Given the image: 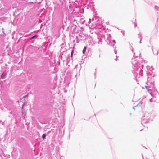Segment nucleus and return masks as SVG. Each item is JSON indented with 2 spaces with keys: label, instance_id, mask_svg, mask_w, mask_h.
<instances>
[{
  "label": "nucleus",
  "instance_id": "obj_2",
  "mask_svg": "<svg viewBox=\"0 0 159 159\" xmlns=\"http://www.w3.org/2000/svg\"><path fill=\"white\" fill-rule=\"evenodd\" d=\"M154 79L151 77H148L146 83V85L145 87L148 93L152 97H156L158 94V92L156 90L154 87Z\"/></svg>",
  "mask_w": 159,
  "mask_h": 159
},
{
  "label": "nucleus",
  "instance_id": "obj_14",
  "mask_svg": "<svg viewBox=\"0 0 159 159\" xmlns=\"http://www.w3.org/2000/svg\"><path fill=\"white\" fill-rule=\"evenodd\" d=\"M130 49L131 50V51H132V52H133V48L132 47V46H130Z\"/></svg>",
  "mask_w": 159,
  "mask_h": 159
},
{
  "label": "nucleus",
  "instance_id": "obj_23",
  "mask_svg": "<svg viewBox=\"0 0 159 159\" xmlns=\"http://www.w3.org/2000/svg\"><path fill=\"white\" fill-rule=\"evenodd\" d=\"M135 54V53H134V55Z\"/></svg>",
  "mask_w": 159,
  "mask_h": 159
},
{
  "label": "nucleus",
  "instance_id": "obj_20",
  "mask_svg": "<svg viewBox=\"0 0 159 159\" xmlns=\"http://www.w3.org/2000/svg\"><path fill=\"white\" fill-rule=\"evenodd\" d=\"M123 35H124L125 33H124V31H123Z\"/></svg>",
  "mask_w": 159,
  "mask_h": 159
},
{
  "label": "nucleus",
  "instance_id": "obj_7",
  "mask_svg": "<svg viewBox=\"0 0 159 159\" xmlns=\"http://www.w3.org/2000/svg\"><path fill=\"white\" fill-rule=\"evenodd\" d=\"M111 44L110 45L112 46H114L115 44V40H112L110 41Z\"/></svg>",
  "mask_w": 159,
  "mask_h": 159
},
{
  "label": "nucleus",
  "instance_id": "obj_4",
  "mask_svg": "<svg viewBox=\"0 0 159 159\" xmlns=\"http://www.w3.org/2000/svg\"><path fill=\"white\" fill-rule=\"evenodd\" d=\"M102 37L104 38L105 40L107 41V40L109 42V45L111 44L110 41L111 40V36L110 34H102Z\"/></svg>",
  "mask_w": 159,
  "mask_h": 159
},
{
  "label": "nucleus",
  "instance_id": "obj_29",
  "mask_svg": "<svg viewBox=\"0 0 159 159\" xmlns=\"http://www.w3.org/2000/svg\"><path fill=\"white\" fill-rule=\"evenodd\" d=\"M76 1H77V0H75Z\"/></svg>",
  "mask_w": 159,
  "mask_h": 159
},
{
  "label": "nucleus",
  "instance_id": "obj_10",
  "mask_svg": "<svg viewBox=\"0 0 159 159\" xmlns=\"http://www.w3.org/2000/svg\"><path fill=\"white\" fill-rule=\"evenodd\" d=\"M46 136V134H44L42 135V138L43 139H44L45 138Z\"/></svg>",
  "mask_w": 159,
  "mask_h": 159
},
{
  "label": "nucleus",
  "instance_id": "obj_25",
  "mask_svg": "<svg viewBox=\"0 0 159 159\" xmlns=\"http://www.w3.org/2000/svg\"><path fill=\"white\" fill-rule=\"evenodd\" d=\"M75 20H74V21H73L75 22Z\"/></svg>",
  "mask_w": 159,
  "mask_h": 159
},
{
  "label": "nucleus",
  "instance_id": "obj_8",
  "mask_svg": "<svg viewBox=\"0 0 159 159\" xmlns=\"http://www.w3.org/2000/svg\"><path fill=\"white\" fill-rule=\"evenodd\" d=\"M87 49V47L85 46L82 52L83 54H84Z\"/></svg>",
  "mask_w": 159,
  "mask_h": 159
},
{
  "label": "nucleus",
  "instance_id": "obj_16",
  "mask_svg": "<svg viewBox=\"0 0 159 159\" xmlns=\"http://www.w3.org/2000/svg\"><path fill=\"white\" fill-rule=\"evenodd\" d=\"M150 101L151 102H152L153 101V99L152 98H151L150 99Z\"/></svg>",
  "mask_w": 159,
  "mask_h": 159
},
{
  "label": "nucleus",
  "instance_id": "obj_19",
  "mask_svg": "<svg viewBox=\"0 0 159 159\" xmlns=\"http://www.w3.org/2000/svg\"><path fill=\"white\" fill-rule=\"evenodd\" d=\"M153 54H155V55H157L158 54V52H157V53H156V54H155L154 53V52H153Z\"/></svg>",
  "mask_w": 159,
  "mask_h": 159
},
{
  "label": "nucleus",
  "instance_id": "obj_21",
  "mask_svg": "<svg viewBox=\"0 0 159 159\" xmlns=\"http://www.w3.org/2000/svg\"><path fill=\"white\" fill-rule=\"evenodd\" d=\"M135 107H133V109H134V110H135Z\"/></svg>",
  "mask_w": 159,
  "mask_h": 159
},
{
  "label": "nucleus",
  "instance_id": "obj_11",
  "mask_svg": "<svg viewBox=\"0 0 159 159\" xmlns=\"http://www.w3.org/2000/svg\"><path fill=\"white\" fill-rule=\"evenodd\" d=\"M60 2V3L59 4L60 5H62L63 4V1L64 0H59Z\"/></svg>",
  "mask_w": 159,
  "mask_h": 159
},
{
  "label": "nucleus",
  "instance_id": "obj_9",
  "mask_svg": "<svg viewBox=\"0 0 159 159\" xmlns=\"http://www.w3.org/2000/svg\"><path fill=\"white\" fill-rule=\"evenodd\" d=\"M37 37V35H35L34 36H33L32 37H30L29 38V39H30V40H32V39H34V38H35V37Z\"/></svg>",
  "mask_w": 159,
  "mask_h": 159
},
{
  "label": "nucleus",
  "instance_id": "obj_12",
  "mask_svg": "<svg viewBox=\"0 0 159 159\" xmlns=\"http://www.w3.org/2000/svg\"><path fill=\"white\" fill-rule=\"evenodd\" d=\"M74 53V51L73 50L71 51V57L72 58V56H73Z\"/></svg>",
  "mask_w": 159,
  "mask_h": 159
},
{
  "label": "nucleus",
  "instance_id": "obj_24",
  "mask_svg": "<svg viewBox=\"0 0 159 159\" xmlns=\"http://www.w3.org/2000/svg\"><path fill=\"white\" fill-rule=\"evenodd\" d=\"M26 96H24L23 98H25Z\"/></svg>",
  "mask_w": 159,
  "mask_h": 159
},
{
  "label": "nucleus",
  "instance_id": "obj_5",
  "mask_svg": "<svg viewBox=\"0 0 159 159\" xmlns=\"http://www.w3.org/2000/svg\"><path fill=\"white\" fill-rule=\"evenodd\" d=\"M103 37H102V35L100 34L98 36V44H102V39L103 38Z\"/></svg>",
  "mask_w": 159,
  "mask_h": 159
},
{
  "label": "nucleus",
  "instance_id": "obj_3",
  "mask_svg": "<svg viewBox=\"0 0 159 159\" xmlns=\"http://www.w3.org/2000/svg\"><path fill=\"white\" fill-rule=\"evenodd\" d=\"M152 121V119L150 118V115L148 113H146L144 116L143 118L141 121V123L144 126H145L144 125L145 124L147 123L150 121Z\"/></svg>",
  "mask_w": 159,
  "mask_h": 159
},
{
  "label": "nucleus",
  "instance_id": "obj_13",
  "mask_svg": "<svg viewBox=\"0 0 159 159\" xmlns=\"http://www.w3.org/2000/svg\"><path fill=\"white\" fill-rule=\"evenodd\" d=\"M138 37L140 39H141V38H142V36L140 34H138Z\"/></svg>",
  "mask_w": 159,
  "mask_h": 159
},
{
  "label": "nucleus",
  "instance_id": "obj_15",
  "mask_svg": "<svg viewBox=\"0 0 159 159\" xmlns=\"http://www.w3.org/2000/svg\"><path fill=\"white\" fill-rule=\"evenodd\" d=\"M142 103L141 102L140 103H139L138 105H139V106H142Z\"/></svg>",
  "mask_w": 159,
  "mask_h": 159
},
{
  "label": "nucleus",
  "instance_id": "obj_6",
  "mask_svg": "<svg viewBox=\"0 0 159 159\" xmlns=\"http://www.w3.org/2000/svg\"><path fill=\"white\" fill-rule=\"evenodd\" d=\"M7 74V72L6 70L4 71L2 75L0 76V79H4L6 77V76Z\"/></svg>",
  "mask_w": 159,
  "mask_h": 159
},
{
  "label": "nucleus",
  "instance_id": "obj_28",
  "mask_svg": "<svg viewBox=\"0 0 159 159\" xmlns=\"http://www.w3.org/2000/svg\"><path fill=\"white\" fill-rule=\"evenodd\" d=\"M152 50H153V49H152Z\"/></svg>",
  "mask_w": 159,
  "mask_h": 159
},
{
  "label": "nucleus",
  "instance_id": "obj_22",
  "mask_svg": "<svg viewBox=\"0 0 159 159\" xmlns=\"http://www.w3.org/2000/svg\"><path fill=\"white\" fill-rule=\"evenodd\" d=\"M117 60V58H116V59H115V60L116 61Z\"/></svg>",
  "mask_w": 159,
  "mask_h": 159
},
{
  "label": "nucleus",
  "instance_id": "obj_1",
  "mask_svg": "<svg viewBox=\"0 0 159 159\" xmlns=\"http://www.w3.org/2000/svg\"><path fill=\"white\" fill-rule=\"evenodd\" d=\"M141 61H142L141 62V63H142V64H139L140 61L138 62V61H134L133 60L132 61L133 69L132 72L136 79L139 78L143 75L142 68H143L142 66H143V61H144L143 60Z\"/></svg>",
  "mask_w": 159,
  "mask_h": 159
},
{
  "label": "nucleus",
  "instance_id": "obj_18",
  "mask_svg": "<svg viewBox=\"0 0 159 159\" xmlns=\"http://www.w3.org/2000/svg\"><path fill=\"white\" fill-rule=\"evenodd\" d=\"M142 40V38H141V39H140V43H141V40Z\"/></svg>",
  "mask_w": 159,
  "mask_h": 159
},
{
  "label": "nucleus",
  "instance_id": "obj_26",
  "mask_svg": "<svg viewBox=\"0 0 159 159\" xmlns=\"http://www.w3.org/2000/svg\"><path fill=\"white\" fill-rule=\"evenodd\" d=\"M130 115H131V113H130Z\"/></svg>",
  "mask_w": 159,
  "mask_h": 159
},
{
  "label": "nucleus",
  "instance_id": "obj_17",
  "mask_svg": "<svg viewBox=\"0 0 159 159\" xmlns=\"http://www.w3.org/2000/svg\"><path fill=\"white\" fill-rule=\"evenodd\" d=\"M114 52H115V54H116L117 53V52L116 51V50H114Z\"/></svg>",
  "mask_w": 159,
  "mask_h": 159
},
{
  "label": "nucleus",
  "instance_id": "obj_27",
  "mask_svg": "<svg viewBox=\"0 0 159 159\" xmlns=\"http://www.w3.org/2000/svg\"><path fill=\"white\" fill-rule=\"evenodd\" d=\"M143 157V159H144L143 158V157Z\"/></svg>",
  "mask_w": 159,
  "mask_h": 159
}]
</instances>
